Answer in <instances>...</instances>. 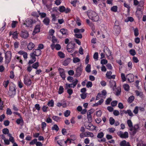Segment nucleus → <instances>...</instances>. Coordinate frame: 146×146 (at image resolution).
Instances as JSON below:
<instances>
[{
  "label": "nucleus",
  "instance_id": "1",
  "mask_svg": "<svg viewBox=\"0 0 146 146\" xmlns=\"http://www.w3.org/2000/svg\"><path fill=\"white\" fill-rule=\"evenodd\" d=\"M78 81L77 79H74L72 83H66L65 88L67 89V92L69 95H71L73 93L72 89H71L70 88H74L78 83Z\"/></svg>",
  "mask_w": 146,
  "mask_h": 146
},
{
  "label": "nucleus",
  "instance_id": "2",
  "mask_svg": "<svg viewBox=\"0 0 146 146\" xmlns=\"http://www.w3.org/2000/svg\"><path fill=\"white\" fill-rule=\"evenodd\" d=\"M144 3V1H141L138 6L136 12V15L138 18H141L143 14L142 10L143 8V5Z\"/></svg>",
  "mask_w": 146,
  "mask_h": 146
},
{
  "label": "nucleus",
  "instance_id": "3",
  "mask_svg": "<svg viewBox=\"0 0 146 146\" xmlns=\"http://www.w3.org/2000/svg\"><path fill=\"white\" fill-rule=\"evenodd\" d=\"M88 15L90 19L92 20L93 21H97L99 20V16L94 11H90L88 12Z\"/></svg>",
  "mask_w": 146,
  "mask_h": 146
},
{
  "label": "nucleus",
  "instance_id": "4",
  "mask_svg": "<svg viewBox=\"0 0 146 146\" xmlns=\"http://www.w3.org/2000/svg\"><path fill=\"white\" fill-rule=\"evenodd\" d=\"M85 30L84 29H77L76 28L74 29V32L75 33L74 35L76 38H82V36L81 33L84 32Z\"/></svg>",
  "mask_w": 146,
  "mask_h": 146
},
{
  "label": "nucleus",
  "instance_id": "5",
  "mask_svg": "<svg viewBox=\"0 0 146 146\" xmlns=\"http://www.w3.org/2000/svg\"><path fill=\"white\" fill-rule=\"evenodd\" d=\"M16 92V88L15 85H11L9 88V90L8 92L9 95L11 97H13L15 95Z\"/></svg>",
  "mask_w": 146,
  "mask_h": 146
},
{
  "label": "nucleus",
  "instance_id": "6",
  "mask_svg": "<svg viewBox=\"0 0 146 146\" xmlns=\"http://www.w3.org/2000/svg\"><path fill=\"white\" fill-rule=\"evenodd\" d=\"M5 63H9L11 60L12 54L10 51H7L5 52Z\"/></svg>",
  "mask_w": 146,
  "mask_h": 146
},
{
  "label": "nucleus",
  "instance_id": "7",
  "mask_svg": "<svg viewBox=\"0 0 146 146\" xmlns=\"http://www.w3.org/2000/svg\"><path fill=\"white\" fill-rule=\"evenodd\" d=\"M107 94V92L105 90H103L101 93H98L96 97V100H98L100 98L103 99V98H105Z\"/></svg>",
  "mask_w": 146,
  "mask_h": 146
},
{
  "label": "nucleus",
  "instance_id": "8",
  "mask_svg": "<svg viewBox=\"0 0 146 146\" xmlns=\"http://www.w3.org/2000/svg\"><path fill=\"white\" fill-rule=\"evenodd\" d=\"M30 55L31 59L30 60H29V64H31L33 63L34 62H36V57H35V49H33V52L30 53Z\"/></svg>",
  "mask_w": 146,
  "mask_h": 146
},
{
  "label": "nucleus",
  "instance_id": "9",
  "mask_svg": "<svg viewBox=\"0 0 146 146\" xmlns=\"http://www.w3.org/2000/svg\"><path fill=\"white\" fill-rule=\"evenodd\" d=\"M58 10L60 12H65L66 13L70 12L71 11L70 8H65L64 6H60L58 8Z\"/></svg>",
  "mask_w": 146,
  "mask_h": 146
},
{
  "label": "nucleus",
  "instance_id": "10",
  "mask_svg": "<svg viewBox=\"0 0 146 146\" xmlns=\"http://www.w3.org/2000/svg\"><path fill=\"white\" fill-rule=\"evenodd\" d=\"M38 24L36 25L34 29L33 30V35H35V34H36V33L40 31L41 23L40 21H38Z\"/></svg>",
  "mask_w": 146,
  "mask_h": 146
},
{
  "label": "nucleus",
  "instance_id": "11",
  "mask_svg": "<svg viewBox=\"0 0 146 146\" xmlns=\"http://www.w3.org/2000/svg\"><path fill=\"white\" fill-rule=\"evenodd\" d=\"M20 35L22 38H27L29 36L28 32L25 30H22L21 32Z\"/></svg>",
  "mask_w": 146,
  "mask_h": 146
},
{
  "label": "nucleus",
  "instance_id": "12",
  "mask_svg": "<svg viewBox=\"0 0 146 146\" xmlns=\"http://www.w3.org/2000/svg\"><path fill=\"white\" fill-rule=\"evenodd\" d=\"M34 23V21L31 19H27L26 20L24 24L27 26L31 27Z\"/></svg>",
  "mask_w": 146,
  "mask_h": 146
},
{
  "label": "nucleus",
  "instance_id": "13",
  "mask_svg": "<svg viewBox=\"0 0 146 146\" xmlns=\"http://www.w3.org/2000/svg\"><path fill=\"white\" fill-rule=\"evenodd\" d=\"M118 135L121 138H127L129 136V134L127 132H125L124 133L120 131V132H118Z\"/></svg>",
  "mask_w": 146,
  "mask_h": 146
},
{
  "label": "nucleus",
  "instance_id": "14",
  "mask_svg": "<svg viewBox=\"0 0 146 146\" xmlns=\"http://www.w3.org/2000/svg\"><path fill=\"white\" fill-rule=\"evenodd\" d=\"M28 75H25L24 79V83L27 85V86H29V85H31L32 82L30 78L28 79Z\"/></svg>",
  "mask_w": 146,
  "mask_h": 146
},
{
  "label": "nucleus",
  "instance_id": "15",
  "mask_svg": "<svg viewBox=\"0 0 146 146\" xmlns=\"http://www.w3.org/2000/svg\"><path fill=\"white\" fill-rule=\"evenodd\" d=\"M58 70L60 75L62 78L63 79H65L66 78V76L65 70H64V69L61 68H59Z\"/></svg>",
  "mask_w": 146,
  "mask_h": 146
},
{
  "label": "nucleus",
  "instance_id": "16",
  "mask_svg": "<svg viewBox=\"0 0 146 146\" xmlns=\"http://www.w3.org/2000/svg\"><path fill=\"white\" fill-rule=\"evenodd\" d=\"M52 43L50 47L52 49V50H53L54 48H55V45L54 44L55 43L58 42L57 38H56L55 36H52Z\"/></svg>",
  "mask_w": 146,
  "mask_h": 146
},
{
  "label": "nucleus",
  "instance_id": "17",
  "mask_svg": "<svg viewBox=\"0 0 146 146\" xmlns=\"http://www.w3.org/2000/svg\"><path fill=\"white\" fill-rule=\"evenodd\" d=\"M127 78L129 82H132L134 80V76L132 74H129L127 75Z\"/></svg>",
  "mask_w": 146,
  "mask_h": 146
},
{
  "label": "nucleus",
  "instance_id": "18",
  "mask_svg": "<svg viewBox=\"0 0 146 146\" xmlns=\"http://www.w3.org/2000/svg\"><path fill=\"white\" fill-rule=\"evenodd\" d=\"M114 32L117 35L119 34L121 31V28L119 25H115L114 27Z\"/></svg>",
  "mask_w": 146,
  "mask_h": 146
},
{
  "label": "nucleus",
  "instance_id": "19",
  "mask_svg": "<svg viewBox=\"0 0 146 146\" xmlns=\"http://www.w3.org/2000/svg\"><path fill=\"white\" fill-rule=\"evenodd\" d=\"M67 49L68 52H72L74 50V46L72 44H68L67 46Z\"/></svg>",
  "mask_w": 146,
  "mask_h": 146
},
{
  "label": "nucleus",
  "instance_id": "20",
  "mask_svg": "<svg viewBox=\"0 0 146 146\" xmlns=\"http://www.w3.org/2000/svg\"><path fill=\"white\" fill-rule=\"evenodd\" d=\"M10 35H12V37L14 39H17L18 38V33L17 31H15L14 32L10 31L9 33Z\"/></svg>",
  "mask_w": 146,
  "mask_h": 146
},
{
  "label": "nucleus",
  "instance_id": "21",
  "mask_svg": "<svg viewBox=\"0 0 146 146\" xmlns=\"http://www.w3.org/2000/svg\"><path fill=\"white\" fill-rule=\"evenodd\" d=\"M93 112L92 110H89L87 113V117L88 121H91L92 120L91 114Z\"/></svg>",
  "mask_w": 146,
  "mask_h": 146
},
{
  "label": "nucleus",
  "instance_id": "22",
  "mask_svg": "<svg viewBox=\"0 0 146 146\" xmlns=\"http://www.w3.org/2000/svg\"><path fill=\"white\" fill-rule=\"evenodd\" d=\"M104 51L106 53L107 56H109L111 54V53L109 49L107 46H104Z\"/></svg>",
  "mask_w": 146,
  "mask_h": 146
},
{
  "label": "nucleus",
  "instance_id": "23",
  "mask_svg": "<svg viewBox=\"0 0 146 146\" xmlns=\"http://www.w3.org/2000/svg\"><path fill=\"white\" fill-rule=\"evenodd\" d=\"M127 124L129 127L130 130L132 131L133 129V123L131 120H127Z\"/></svg>",
  "mask_w": 146,
  "mask_h": 146
},
{
  "label": "nucleus",
  "instance_id": "24",
  "mask_svg": "<svg viewBox=\"0 0 146 146\" xmlns=\"http://www.w3.org/2000/svg\"><path fill=\"white\" fill-rule=\"evenodd\" d=\"M120 146H131L129 142H127L126 140H123L120 143Z\"/></svg>",
  "mask_w": 146,
  "mask_h": 146
},
{
  "label": "nucleus",
  "instance_id": "25",
  "mask_svg": "<svg viewBox=\"0 0 146 146\" xmlns=\"http://www.w3.org/2000/svg\"><path fill=\"white\" fill-rule=\"evenodd\" d=\"M82 69L81 67H78L76 70V75L77 76H80L82 72Z\"/></svg>",
  "mask_w": 146,
  "mask_h": 146
},
{
  "label": "nucleus",
  "instance_id": "26",
  "mask_svg": "<svg viewBox=\"0 0 146 146\" xmlns=\"http://www.w3.org/2000/svg\"><path fill=\"white\" fill-rule=\"evenodd\" d=\"M19 116L20 117L19 118L17 119L16 122L18 124H23L24 122L23 118L20 114V116Z\"/></svg>",
  "mask_w": 146,
  "mask_h": 146
},
{
  "label": "nucleus",
  "instance_id": "27",
  "mask_svg": "<svg viewBox=\"0 0 146 146\" xmlns=\"http://www.w3.org/2000/svg\"><path fill=\"white\" fill-rule=\"evenodd\" d=\"M60 31L63 35H67L68 34V31L66 29H61L60 30Z\"/></svg>",
  "mask_w": 146,
  "mask_h": 146
},
{
  "label": "nucleus",
  "instance_id": "28",
  "mask_svg": "<svg viewBox=\"0 0 146 146\" xmlns=\"http://www.w3.org/2000/svg\"><path fill=\"white\" fill-rule=\"evenodd\" d=\"M71 61V59L70 58H67L63 62V64L65 65V66H66Z\"/></svg>",
  "mask_w": 146,
  "mask_h": 146
},
{
  "label": "nucleus",
  "instance_id": "29",
  "mask_svg": "<svg viewBox=\"0 0 146 146\" xmlns=\"http://www.w3.org/2000/svg\"><path fill=\"white\" fill-rule=\"evenodd\" d=\"M43 23L45 24V25H48L50 23V19L48 17H46L44 19L43 21Z\"/></svg>",
  "mask_w": 146,
  "mask_h": 146
},
{
  "label": "nucleus",
  "instance_id": "30",
  "mask_svg": "<svg viewBox=\"0 0 146 146\" xmlns=\"http://www.w3.org/2000/svg\"><path fill=\"white\" fill-rule=\"evenodd\" d=\"M35 51V56H39L40 54H41V50H40L39 49V48H38L37 49H34Z\"/></svg>",
  "mask_w": 146,
  "mask_h": 146
},
{
  "label": "nucleus",
  "instance_id": "31",
  "mask_svg": "<svg viewBox=\"0 0 146 146\" xmlns=\"http://www.w3.org/2000/svg\"><path fill=\"white\" fill-rule=\"evenodd\" d=\"M35 45L32 42H30L27 46V48L28 50H31L34 48Z\"/></svg>",
  "mask_w": 146,
  "mask_h": 146
},
{
  "label": "nucleus",
  "instance_id": "32",
  "mask_svg": "<svg viewBox=\"0 0 146 146\" xmlns=\"http://www.w3.org/2000/svg\"><path fill=\"white\" fill-rule=\"evenodd\" d=\"M64 88H63V86H60L58 91V93L59 94H62V93L64 92Z\"/></svg>",
  "mask_w": 146,
  "mask_h": 146
},
{
  "label": "nucleus",
  "instance_id": "33",
  "mask_svg": "<svg viewBox=\"0 0 146 146\" xmlns=\"http://www.w3.org/2000/svg\"><path fill=\"white\" fill-rule=\"evenodd\" d=\"M52 118L54 121H58V122L60 121L61 119V117L57 116H53L52 117Z\"/></svg>",
  "mask_w": 146,
  "mask_h": 146
},
{
  "label": "nucleus",
  "instance_id": "34",
  "mask_svg": "<svg viewBox=\"0 0 146 146\" xmlns=\"http://www.w3.org/2000/svg\"><path fill=\"white\" fill-rule=\"evenodd\" d=\"M116 95H119L120 94L121 91V89L120 87H117L116 89L115 90Z\"/></svg>",
  "mask_w": 146,
  "mask_h": 146
},
{
  "label": "nucleus",
  "instance_id": "35",
  "mask_svg": "<svg viewBox=\"0 0 146 146\" xmlns=\"http://www.w3.org/2000/svg\"><path fill=\"white\" fill-rule=\"evenodd\" d=\"M124 112L125 113H128L129 115H130V116H133V114L131 110H124Z\"/></svg>",
  "mask_w": 146,
  "mask_h": 146
},
{
  "label": "nucleus",
  "instance_id": "36",
  "mask_svg": "<svg viewBox=\"0 0 146 146\" xmlns=\"http://www.w3.org/2000/svg\"><path fill=\"white\" fill-rule=\"evenodd\" d=\"M47 105L49 106L53 107L54 106V101L53 100H51L48 102Z\"/></svg>",
  "mask_w": 146,
  "mask_h": 146
},
{
  "label": "nucleus",
  "instance_id": "37",
  "mask_svg": "<svg viewBox=\"0 0 146 146\" xmlns=\"http://www.w3.org/2000/svg\"><path fill=\"white\" fill-rule=\"evenodd\" d=\"M85 70L87 72H90L91 71V65L88 64L85 68Z\"/></svg>",
  "mask_w": 146,
  "mask_h": 146
},
{
  "label": "nucleus",
  "instance_id": "38",
  "mask_svg": "<svg viewBox=\"0 0 146 146\" xmlns=\"http://www.w3.org/2000/svg\"><path fill=\"white\" fill-rule=\"evenodd\" d=\"M39 66V63L38 62H36L33 64L32 67L33 68H37Z\"/></svg>",
  "mask_w": 146,
  "mask_h": 146
},
{
  "label": "nucleus",
  "instance_id": "39",
  "mask_svg": "<svg viewBox=\"0 0 146 146\" xmlns=\"http://www.w3.org/2000/svg\"><path fill=\"white\" fill-rule=\"evenodd\" d=\"M121 77L122 80L123 81V82H124V81H125V80H126L127 79V76L126 78L125 76V75L124 73H121Z\"/></svg>",
  "mask_w": 146,
  "mask_h": 146
},
{
  "label": "nucleus",
  "instance_id": "40",
  "mask_svg": "<svg viewBox=\"0 0 146 146\" xmlns=\"http://www.w3.org/2000/svg\"><path fill=\"white\" fill-rule=\"evenodd\" d=\"M94 135L92 132H86V137H94Z\"/></svg>",
  "mask_w": 146,
  "mask_h": 146
},
{
  "label": "nucleus",
  "instance_id": "41",
  "mask_svg": "<svg viewBox=\"0 0 146 146\" xmlns=\"http://www.w3.org/2000/svg\"><path fill=\"white\" fill-rule=\"evenodd\" d=\"M52 130H54L57 131L59 130V128L58 126H57V125H54L53 127H52Z\"/></svg>",
  "mask_w": 146,
  "mask_h": 146
},
{
  "label": "nucleus",
  "instance_id": "42",
  "mask_svg": "<svg viewBox=\"0 0 146 146\" xmlns=\"http://www.w3.org/2000/svg\"><path fill=\"white\" fill-rule=\"evenodd\" d=\"M123 87L124 89L126 91H128L129 89V86L128 84H124Z\"/></svg>",
  "mask_w": 146,
  "mask_h": 146
},
{
  "label": "nucleus",
  "instance_id": "43",
  "mask_svg": "<svg viewBox=\"0 0 146 146\" xmlns=\"http://www.w3.org/2000/svg\"><path fill=\"white\" fill-rule=\"evenodd\" d=\"M135 99V97L134 96H131L129 98H128L127 101L129 102V103H132L133 101Z\"/></svg>",
  "mask_w": 146,
  "mask_h": 146
},
{
  "label": "nucleus",
  "instance_id": "44",
  "mask_svg": "<svg viewBox=\"0 0 146 146\" xmlns=\"http://www.w3.org/2000/svg\"><path fill=\"white\" fill-rule=\"evenodd\" d=\"M112 72L111 71L109 72H107L106 74V76L108 78L110 79L111 78V74Z\"/></svg>",
  "mask_w": 146,
  "mask_h": 146
},
{
  "label": "nucleus",
  "instance_id": "45",
  "mask_svg": "<svg viewBox=\"0 0 146 146\" xmlns=\"http://www.w3.org/2000/svg\"><path fill=\"white\" fill-rule=\"evenodd\" d=\"M109 121L110 124L111 125H113L115 123V120L112 117H110L109 118Z\"/></svg>",
  "mask_w": 146,
  "mask_h": 146
},
{
  "label": "nucleus",
  "instance_id": "46",
  "mask_svg": "<svg viewBox=\"0 0 146 146\" xmlns=\"http://www.w3.org/2000/svg\"><path fill=\"white\" fill-rule=\"evenodd\" d=\"M135 93L136 96H139L140 97H142L143 95V93L141 92H139V91H138V90H136Z\"/></svg>",
  "mask_w": 146,
  "mask_h": 146
},
{
  "label": "nucleus",
  "instance_id": "47",
  "mask_svg": "<svg viewBox=\"0 0 146 146\" xmlns=\"http://www.w3.org/2000/svg\"><path fill=\"white\" fill-rule=\"evenodd\" d=\"M104 134L103 132H100V133H98L97 135V137L99 138H102L104 137Z\"/></svg>",
  "mask_w": 146,
  "mask_h": 146
},
{
  "label": "nucleus",
  "instance_id": "48",
  "mask_svg": "<svg viewBox=\"0 0 146 146\" xmlns=\"http://www.w3.org/2000/svg\"><path fill=\"white\" fill-rule=\"evenodd\" d=\"M115 129L113 127H112L111 128H109L107 129V131L108 132H114L115 131Z\"/></svg>",
  "mask_w": 146,
  "mask_h": 146
},
{
  "label": "nucleus",
  "instance_id": "49",
  "mask_svg": "<svg viewBox=\"0 0 146 146\" xmlns=\"http://www.w3.org/2000/svg\"><path fill=\"white\" fill-rule=\"evenodd\" d=\"M87 132H83V133H80V136L81 137V138H83V137H87Z\"/></svg>",
  "mask_w": 146,
  "mask_h": 146
},
{
  "label": "nucleus",
  "instance_id": "50",
  "mask_svg": "<svg viewBox=\"0 0 146 146\" xmlns=\"http://www.w3.org/2000/svg\"><path fill=\"white\" fill-rule=\"evenodd\" d=\"M58 54L59 57L60 58H64L65 56L64 53H63L62 51H59L58 52Z\"/></svg>",
  "mask_w": 146,
  "mask_h": 146
},
{
  "label": "nucleus",
  "instance_id": "51",
  "mask_svg": "<svg viewBox=\"0 0 146 146\" xmlns=\"http://www.w3.org/2000/svg\"><path fill=\"white\" fill-rule=\"evenodd\" d=\"M129 52L132 56H134L136 54V52L135 49H131L129 50Z\"/></svg>",
  "mask_w": 146,
  "mask_h": 146
},
{
  "label": "nucleus",
  "instance_id": "52",
  "mask_svg": "<svg viewBox=\"0 0 146 146\" xmlns=\"http://www.w3.org/2000/svg\"><path fill=\"white\" fill-rule=\"evenodd\" d=\"M139 110V107L138 106H136V107H135L134 110L133 111V112L135 114H137Z\"/></svg>",
  "mask_w": 146,
  "mask_h": 146
},
{
  "label": "nucleus",
  "instance_id": "53",
  "mask_svg": "<svg viewBox=\"0 0 146 146\" xmlns=\"http://www.w3.org/2000/svg\"><path fill=\"white\" fill-rule=\"evenodd\" d=\"M80 60L78 57H74L73 58V61L74 63H76L78 62H80Z\"/></svg>",
  "mask_w": 146,
  "mask_h": 146
},
{
  "label": "nucleus",
  "instance_id": "54",
  "mask_svg": "<svg viewBox=\"0 0 146 146\" xmlns=\"http://www.w3.org/2000/svg\"><path fill=\"white\" fill-rule=\"evenodd\" d=\"M70 113V110H67L64 112V115L65 117H68Z\"/></svg>",
  "mask_w": 146,
  "mask_h": 146
},
{
  "label": "nucleus",
  "instance_id": "55",
  "mask_svg": "<svg viewBox=\"0 0 146 146\" xmlns=\"http://www.w3.org/2000/svg\"><path fill=\"white\" fill-rule=\"evenodd\" d=\"M93 57L96 60H98V52H95L93 55Z\"/></svg>",
  "mask_w": 146,
  "mask_h": 146
},
{
  "label": "nucleus",
  "instance_id": "56",
  "mask_svg": "<svg viewBox=\"0 0 146 146\" xmlns=\"http://www.w3.org/2000/svg\"><path fill=\"white\" fill-rule=\"evenodd\" d=\"M37 141V139H33V140H32L31 142H30V144L31 145H33V144H35L36 145V142Z\"/></svg>",
  "mask_w": 146,
  "mask_h": 146
},
{
  "label": "nucleus",
  "instance_id": "57",
  "mask_svg": "<svg viewBox=\"0 0 146 146\" xmlns=\"http://www.w3.org/2000/svg\"><path fill=\"white\" fill-rule=\"evenodd\" d=\"M39 15L41 18H44L46 15V14L44 13H40V11H38Z\"/></svg>",
  "mask_w": 146,
  "mask_h": 146
},
{
  "label": "nucleus",
  "instance_id": "58",
  "mask_svg": "<svg viewBox=\"0 0 146 146\" xmlns=\"http://www.w3.org/2000/svg\"><path fill=\"white\" fill-rule=\"evenodd\" d=\"M92 86V83L91 81H88L86 84V86L87 88H90Z\"/></svg>",
  "mask_w": 146,
  "mask_h": 146
},
{
  "label": "nucleus",
  "instance_id": "59",
  "mask_svg": "<svg viewBox=\"0 0 146 146\" xmlns=\"http://www.w3.org/2000/svg\"><path fill=\"white\" fill-rule=\"evenodd\" d=\"M2 132L4 134H8L9 132V130L7 128H4L2 130Z\"/></svg>",
  "mask_w": 146,
  "mask_h": 146
},
{
  "label": "nucleus",
  "instance_id": "60",
  "mask_svg": "<svg viewBox=\"0 0 146 146\" xmlns=\"http://www.w3.org/2000/svg\"><path fill=\"white\" fill-rule=\"evenodd\" d=\"M17 21H12V23L11 24V26L13 28H14L15 27L17 23Z\"/></svg>",
  "mask_w": 146,
  "mask_h": 146
},
{
  "label": "nucleus",
  "instance_id": "61",
  "mask_svg": "<svg viewBox=\"0 0 146 146\" xmlns=\"http://www.w3.org/2000/svg\"><path fill=\"white\" fill-rule=\"evenodd\" d=\"M117 6H113L111 8V10L113 12H116L117 11Z\"/></svg>",
  "mask_w": 146,
  "mask_h": 146
},
{
  "label": "nucleus",
  "instance_id": "62",
  "mask_svg": "<svg viewBox=\"0 0 146 146\" xmlns=\"http://www.w3.org/2000/svg\"><path fill=\"white\" fill-rule=\"evenodd\" d=\"M67 79L70 82H72V83L74 80H73V78L72 76H68L67 78Z\"/></svg>",
  "mask_w": 146,
  "mask_h": 146
},
{
  "label": "nucleus",
  "instance_id": "63",
  "mask_svg": "<svg viewBox=\"0 0 146 146\" xmlns=\"http://www.w3.org/2000/svg\"><path fill=\"white\" fill-rule=\"evenodd\" d=\"M134 35L135 36L139 35V30L137 28H135L134 30Z\"/></svg>",
  "mask_w": 146,
  "mask_h": 146
},
{
  "label": "nucleus",
  "instance_id": "64",
  "mask_svg": "<svg viewBox=\"0 0 146 146\" xmlns=\"http://www.w3.org/2000/svg\"><path fill=\"white\" fill-rule=\"evenodd\" d=\"M133 20L134 19L133 17H128L127 19H125V21H126L127 22V21H133Z\"/></svg>",
  "mask_w": 146,
  "mask_h": 146
}]
</instances>
